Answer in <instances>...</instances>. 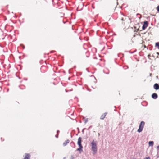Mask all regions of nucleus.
Listing matches in <instances>:
<instances>
[{
	"instance_id": "obj_1",
	"label": "nucleus",
	"mask_w": 159,
	"mask_h": 159,
	"mask_svg": "<svg viewBox=\"0 0 159 159\" xmlns=\"http://www.w3.org/2000/svg\"><path fill=\"white\" fill-rule=\"evenodd\" d=\"M92 145V149L93 151V154H95L97 151V142L94 140H93L91 143Z\"/></svg>"
},
{
	"instance_id": "obj_2",
	"label": "nucleus",
	"mask_w": 159,
	"mask_h": 159,
	"mask_svg": "<svg viewBox=\"0 0 159 159\" xmlns=\"http://www.w3.org/2000/svg\"><path fill=\"white\" fill-rule=\"evenodd\" d=\"M81 142H82V138L81 137H80L78 139V141L77 142V144L79 146V148L77 149V151H80L81 150H82V149L83 148V146L81 144Z\"/></svg>"
},
{
	"instance_id": "obj_3",
	"label": "nucleus",
	"mask_w": 159,
	"mask_h": 159,
	"mask_svg": "<svg viewBox=\"0 0 159 159\" xmlns=\"http://www.w3.org/2000/svg\"><path fill=\"white\" fill-rule=\"evenodd\" d=\"M145 125V122L143 121H142L139 125V127L137 131L138 132L140 133L142 131Z\"/></svg>"
},
{
	"instance_id": "obj_4",
	"label": "nucleus",
	"mask_w": 159,
	"mask_h": 159,
	"mask_svg": "<svg viewBox=\"0 0 159 159\" xmlns=\"http://www.w3.org/2000/svg\"><path fill=\"white\" fill-rule=\"evenodd\" d=\"M148 23L147 21H145L144 22L143 26L142 27L143 30H144L148 26Z\"/></svg>"
},
{
	"instance_id": "obj_5",
	"label": "nucleus",
	"mask_w": 159,
	"mask_h": 159,
	"mask_svg": "<svg viewBox=\"0 0 159 159\" xmlns=\"http://www.w3.org/2000/svg\"><path fill=\"white\" fill-rule=\"evenodd\" d=\"M31 155L30 154L25 153V156L23 159H30Z\"/></svg>"
},
{
	"instance_id": "obj_6",
	"label": "nucleus",
	"mask_w": 159,
	"mask_h": 159,
	"mask_svg": "<svg viewBox=\"0 0 159 159\" xmlns=\"http://www.w3.org/2000/svg\"><path fill=\"white\" fill-rule=\"evenodd\" d=\"M154 88L156 90L159 89V85L158 84L156 83L154 85Z\"/></svg>"
},
{
	"instance_id": "obj_7",
	"label": "nucleus",
	"mask_w": 159,
	"mask_h": 159,
	"mask_svg": "<svg viewBox=\"0 0 159 159\" xmlns=\"http://www.w3.org/2000/svg\"><path fill=\"white\" fill-rule=\"evenodd\" d=\"M107 114V112H105L103 114L100 116V118L101 120H103L106 116V115Z\"/></svg>"
},
{
	"instance_id": "obj_8",
	"label": "nucleus",
	"mask_w": 159,
	"mask_h": 159,
	"mask_svg": "<svg viewBox=\"0 0 159 159\" xmlns=\"http://www.w3.org/2000/svg\"><path fill=\"white\" fill-rule=\"evenodd\" d=\"M152 96V98L154 99H156L158 97L157 94L156 93H153Z\"/></svg>"
},
{
	"instance_id": "obj_9",
	"label": "nucleus",
	"mask_w": 159,
	"mask_h": 159,
	"mask_svg": "<svg viewBox=\"0 0 159 159\" xmlns=\"http://www.w3.org/2000/svg\"><path fill=\"white\" fill-rule=\"evenodd\" d=\"M69 140H66L65 142H64L63 143V144L64 146H66V144L69 143Z\"/></svg>"
},
{
	"instance_id": "obj_10",
	"label": "nucleus",
	"mask_w": 159,
	"mask_h": 159,
	"mask_svg": "<svg viewBox=\"0 0 159 159\" xmlns=\"http://www.w3.org/2000/svg\"><path fill=\"white\" fill-rule=\"evenodd\" d=\"M154 144L153 142L152 141H150L149 142V145L150 146H153Z\"/></svg>"
},
{
	"instance_id": "obj_11",
	"label": "nucleus",
	"mask_w": 159,
	"mask_h": 159,
	"mask_svg": "<svg viewBox=\"0 0 159 159\" xmlns=\"http://www.w3.org/2000/svg\"><path fill=\"white\" fill-rule=\"evenodd\" d=\"M156 46H157L158 47V48L159 49V42L156 43Z\"/></svg>"
},
{
	"instance_id": "obj_12",
	"label": "nucleus",
	"mask_w": 159,
	"mask_h": 159,
	"mask_svg": "<svg viewBox=\"0 0 159 159\" xmlns=\"http://www.w3.org/2000/svg\"><path fill=\"white\" fill-rule=\"evenodd\" d=\"M157 9L158 11V12H159V5L157 7Z\"/></svg>"
},
{
	"instance_id": "obj_13",
	"label": "nucleus",
	"mask_w": 159,
	"mask_h": 159,
	"mask_svg": "<svg viewBox=\"0 0 159 159\" xmlns=\"http://www.w3.org/2000/svg\"><path fill=\"white\" fill-rule=\"evenodd\" d=\"M144 159H150V158L149 157H146L144 158Z\"/></svg>"
},
{
	"instance_id": "obj_14",
	"label": "nucleus",
	"mask_w": 159,
	"mask_h": 159,
	"mask_svg": "<svg viewBox=\"0 0 159 159\" xmlns=\"http://www.w3.org/2000/svg\"><path fill=\"white\" fill-rule=\"evenodd\" d=\"M56 137L57 138H58V134H57V135H56Z\"/></svg>"
},
{
	"instance_id": "obj_15",
	"label": "nucleus",
	"mask_w": 159,
	"mask_h": 159,
	"mask_svg": "<svg viewBox=\"0 0 159 159\" xmlns=\"http://www.w3.org/2000/svg\"><path fill=\"white\" fill-rule=\"evenodd\" d=\"M59 132V130H57V134H58V132Z\"/></svg>"
},
{
	"instance_id": "obj_16",
	"label": "nucleus",
	"mask_w": 159,
	"mask_h": 159,
	"mask_svg": "<svg viewBox=\"0 0 159 159\" xmlns=\"http://www.w3.org/2000/svg\"><path fill=\"white\" fill-rule=\"evenodd\" d=\"M150 55H148V57H150Z\"/></svg>"
},
{
	"instance_id": "obj_17",
	"label": "nucleus",
	"mask_w": 159,
	"mask_h": 159,
	"mask_svg": "<svg viewBox=\"0 0 159 159\" xmlns=\"http://www.w3.org/2000/svg\"><path fill=\"white\" fill-rule=\"evenodd\" d=\"M159 148V145L157 146V148Z\"/></svg>"
},
{
	"instance_id": "obj_18",
	"label": "nucleus",
	"mask_w": 159,
	"mask_h": 159,
	"mask_svg": "<svg viewBox=\"0 0 159 159\" xmlns=\"http://www.w3.org/2000/svg\"><path fill=\"white\" fill-rule=\"evenodd\" d=\"M63 159H65V157H64Z\"/></svg>"
},
{
	"instance_id": "obj_19",
	"label": "nucleus",
	"mask_w": 159,
	"mask_h": 159,
	"mask_svg": "<svg viewBox=\"0 0 159 159\" xmlns=\"http://www.w3.org/2000/svg\"><path fill=\"white\" fill-rule=\"evenodd\" d=\"M122 20H123V18L122 19Z\"/></svg>"
}]
</instances>
